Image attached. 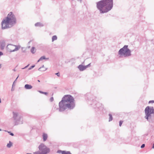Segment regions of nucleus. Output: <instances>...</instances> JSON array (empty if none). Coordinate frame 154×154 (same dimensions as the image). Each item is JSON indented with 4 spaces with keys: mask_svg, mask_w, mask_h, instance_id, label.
<instances>
[{
    "mask_svg": "<svg viewBox=\"0 0 154 154\" xmlns=\"http://www.w3.org/2000/svg\"><path fill=\"white\" fill-rule=\"evenodd\" d=\"M47 69V68H45L44 67V66L43 65L42 67L39 68L38 69V70L40 71H44L46 70Z\"/></svg>",
    "mask_w": 154,
    "mask_h": 154,
    "instance_id": "nucleus-13",
    "label": "nucleus"
},
{
    "mask_svg": "<svg viewBox=\"0 0 154 154\" xmlns=\"http://www.w3.org/2000/svg\"><path fill=\"white\" fill-rule=\"evenodd\" d=\"M1 65L0 64V68H1Z\"/></svg>",
    "mask_w": 154,
    "mask_h": 154,
    "instance_id": "nucleus-39",
    "label": "nucleus"
},
{
    "mask_svg": "<svg viewBox=\"0 0 154 154\" xmlns=\"http://www.w3.org/2000/svg\"><path fill=\"white\" fill-rule=\"evenodd\" d=\"M34 154H42V153L39 151H36L34 153Z\"/></svg>",
    "mask_w": 154,
    "mask_h": 154,
    "instance_id": "nucleus-22",
    "label": "nucleus"
},
{
    "mask_svg": "<svg viewBox=\"0 0 154 154\" xmlns=\"http://www.w3.org/2000/svg\"><path fill=\"white\" fill-rule=\"evenodd\" d=\"M13 88H12V89H11V91H13Z\"/></svg>",
    "mask_w": 154,
    "mask_h": 154,
    "instance_id": "nucleus-38",
    "label": "nucleus"
},
{
    "mask_svg": "<svg viewBox=\"0 0 154 154\" xmlns=\"http://www.w3.org/2000/svg\"><path fill=\"white\" fill-rule=\"evenodd\" d=\"M109 122H110L112 121V115L110 114H109Z\"/></svg>",
    "mask_w": 154,
    "mask_h": 154,
    "instance_id": "nucleus-20",
    "label": "nucleus"
},
{
    "mask_svg": "<svg viewBox=\"0 0 154 154\" xmlns=\"http://www.w3.org/2000/svg\"><path fill=\"white\" fill-rule=\"evenodd\" d=\"M20 47L21 46L19 45H16L10 44L7 46L6 49L8 51L11 52L18 50Z\"/></svg>",
    "mask_w": 154,
    "mask_h": 154,
    "instance_id": "nucleus-7",
    "label": "nucleus"
},
{
    "mask_svg": "<svg viewBox=\"0 0 154 154\" xmlns=\"http://www.w3.org/2000/svg\"><path fill=\"white\" fill-rule=\"evenodd\" d=\"M36 51L35 50V48L32 47L31 50V52L32 53L34 54L35 53Z\"/></svg>",
    "mask_w": 154,
    "mask_h": 154,
    "instance_id": "nucleus-17",
    "label": "nucleus"
},
{
    "mask_svg": "<svg viewBox=\"0 0 154 154\" xmlns=\"http://www.w3.org/2000/svg\"><path fill=\"white\" fill-rule=\"evenodd\" d=\"M2 130L1 129H0V131H1Z\"/></svg>",
    "mask_w": 154,
    "mask_h": 154,
    "instance_id": "nucleus-42",
    "label": "nucleus"
},
{
    "mask_svg": "<svg viewBox=\"0 0 154 154\" xmlns=\"http://www.w3.org/2000/svg\"><path fill=\"white\" fill-rule=\"evenodd\" d=\"M48 58H46L45 56H42V57H41L39 58V59L38 61V62H39L40 61H41V60H44V59H47V60H48Z\"/></svg>",
    "mask_w": 154,
    "mask_h": 154,
    "instance_id": "nucleus-16",
    "label": "nucleus"
},
{
    "mask_svg": "<svg viewBox=\"0 0 154 154\" xmlns=\"http://www.w3.org/2000/svg\"><path fill=\"white\" fill-rule=\"evenodd\" d=\"M1 103V99H0V103Z\"/></svg>",
    "mask_w": 154,
    "mask_h": 154,
    "instance_id": "nucleus-40",
    "label": "nucleus"
},
{
    "mask_svg": "<svg viewBox=\"0 0 154 154\" xmlns=\"http://www.w3.org/2000/svg\"><path fill=\"white\" fill-rule=\"evenodd\" d=\"M35 26H43V25L42 24V23H39V22H38L35 24Z\"/></svg>",
    "mask_w": 154,
    "mask_h": 154,
    "instance_id": "nucleus-15",
    "label": "nucleus"
},
{
    "mask_svg": "<svg viewBox=\"0 0 154 154\" xmlns=\"http://www.w3.org/2000/svg\"><path fill=\"white\" fill-rule=\"evenodd\" d=\"M145 145L144 144H143L141 146V148H143L145 147Z\"/></svg>",
    "mask_w": 154,
    "mask_h": 154,
    "instance_id": "nucleus-29",
    "label": "nucleus"
},
{
    "mask_svg": "<svg viewBox=\"0 0 154 154\" xmlns=\"http://www.w3.org/2000/svg\"><path fill=\"white\" fill-rule=\"evenodd\" d=\"M42 136H43V141H45L47 139V138H48L47 134H46L44 133L43 134Z\"/></svg>",
    "mask_w": 154,
    "mask_h": 154,
    "instance_id": "nucleus-12",
    "label": "nucleus"
},
{
    "mask_svg": "<svg viewBox=\"0 0 154 154\" xmlns=\"http://www.w3.org/2000/svg\"><path fill=\"white\" fill-rule=\"evenodd\" d=\"M8 133L11 136H13L14 135V134L13 133H11L10 131H8Z\"/></svg>",
    "mask_w": 154,
    "mask_h": 154,
    "instance_id": "nucleus-25",
    "label": "nucleus"
},
{
    "mask_svg": "<svg viewBox=\"0 0 154 154\" xmlns=\"http://www.w3.org/2000/svg\"><path fill=\"white\" fill-rule=\"evenodd\" d=\"M78 68L81 71H82L85 70L84 68V66H83L82 65H80L78 66Z\"/></svg>",
    "mask_w": 154,
    "mask_h": 154,
    "instance_id": "nucleus-14",
    "label": "nucleus"
},
{
    "mask_svg": "<svg viewBox=\"0 0 154 154\" xmlns=\"http://www.w3.org/2000/svg\"><path fill=\"white\" fill-rule=\"evenodd\" d=\"M32 86L31 85L26 84L24 86V88L26 89H30L32 88Z\"/></svg>",
    "mask_w": 154,
    "mask_h": 154,
    "instance_id": "nucleus-11",
    "label": "nucleus"
},
{
    "mask_svg": "<svg viewBox=\"0 0 154 154\" xmlns=\"http://www.w3.org/2000/svg\"><path fill=\"white\" fill-rule=\"evenodd\" d=\"M18 77L14 81V83L15 82H16V81L17 79L18 78Z\"/></svg>",
    "mask_w": 154,
    "mask_h": 154,
    "instance_id": "nucleus-33",
    "label": "nucleus"
},
{
    "mask_svg": "<svg viewBox=\"0 0 154 154\" xmlns=\"http://www.w3.org/2000/svg\"><path fill=\"white\" fill-rule=\"evenodd\" d=\"M54 100V98L53 97H51L50 99V101L51 102H52Z\"/></svg>",
    "mask_w": 154,
    "mask_h": 154,
    "instance_id": "nucleus-28",
    "label": "nucleus"
},
{
    "mask_svg": "<svg viewBox=\"0 0 154 154\" xmlns=\"http://www.w3.org/2000/svg\"><path fill=\"white\" fill-rule=\"evenodd\" d=\"M38 82H40V81L39 80H38Z\"/></svg>",
    "mask_w": 154,
    "mask_h": 154,
    "instance_id": "nucleus-41",
    "label": "nucleus"
},
{
    "mask_svg": "<svg viewBox=\"0 0 154 154\" xmlns=\"http://www.w3.org/2000/svg\"><path fill=\"white\" fill-rule=\"evenodd\" d=\"M145 118L149 123L154 122V109L152 106H147L145 109Z\"/></svg>",
    "mask_w": 154,
    "mask_h": 154,
    "instance_id": "nucleus-4",
    "label": "nucleus"
},
{
    "mask_svg": "<svg viewBox=\"0 0 154 154\" xmlns=\"http://www.w3.org/2000/svg\"><path fill=\"white\" fill-rule=\"evenodd\" d=\"M12 146V143L11 141H9V143L7 145V146L8 148H10Z\"/></svg>",
    "mask_w": 154,
    "mask_h": 154,
    "instance_id": "nucleus-19",
    "label": "nucleus"
},
{
    "mask_svg": "<svg viewBox=\"0 0 154 154\" xmlns=\"http://www.w3.org/2000/svg\"><path fill=\"white\" fill-rule=\"evenodd\" d=\"M14 71H16V70L15 69H14L13 70Z\"/></svg>",
    "mask_w": 154,
    "mask_h": 154,
    "instance_id": "nucleus-36",
    "label": "nucleus"
},
{
    "mask_svg": "<svg viewBox=\"0 0 154 154\" xmlns=\"http://www.w3.org/2000/svg\"><path fill=\"white\" fill-rule=\"evenodd\" d=\"M42 69H44V68Z\"/></svg>",
    "mask_w": 154,
    "mask_h": 154,
    "instance_id": "nucleus-43",
    "label": "nucleus"
},
{
    "mask_svg": "<svg viewBox=\"0 0 154 154\" xmlns=\"http://www.w3.org/2000/svg\"><path fill=\"white\" fill-rule=\"evenodd\" d=\"M14 83H13V85H12V86H14Z\"/></svg>",
    "mask_w": 154,
    "mask_h": 154,
    "instance_id": "nucleus-37",
    "label": "nucleus"
},
{
    "mask_svg": "<svg viewBox=\"0 0 154 154\" xmlns=\"http://www.w3.org/2000/svg\"><path fill=\"white\" fill-rule=\"evenodd\" d=\"M5 131H6V132L7 131H6V130H5Z\"/></svg>",
    "mask_w": 154,
    "mask_h": 154,
    "instance_id": "nucleus-44",
    "label": "nucleus"
},
{
    "mask_svg": "<svg viewBox=\"0 0 154 154\" xmlns=\"http://www.w3.org/2000/svg\"><path fill=\"white\" fill-rule=\"evenodd\" d=\"M90 64H91V63H89V64L88 65H87V66H88H88H90Z\"/></svg>",
    "mask_w": 154,
    "mask_h": 154,
    "instance_id": "nucleus-35",
    "label": "nucleus"
},
{
    "mask_svg": "<svg viewBox=\"0 0 154 154\" xmlns=\"http://www.w3.org/2000/svg\"><path fill=\"white\" fill-rule=\"evenodd\" d=\"M13 118L14 120L15 125L23 123L22 117L20 114L17 112H13Z\"/></svg>",
    "mask_w": 154,
    "mask_h": 154,
    "instance_id": "nucleus-6",
    "label": "nucleus"
},
{
    "mask_svg": "<svg viewBox=\"0 0 154 154\" xmlns=\"http://www.w3.org/2000/svg\"><path fill=\"white\" fill-rule=\"evenodd\" d=\"M59 105L60 112L63 111L67 108L72 109L75 106L74 99L71 95H66L59 102Z\"/></svg>",
    "mask_w": 154,
    "mask_h": 154,
    "instance_id": "nucleus-1",
    "label": "nucleus"
},
{
    "mask_svg": "<svg viewBox=\"0 0 154 154\" xmlns=\"http://www.w3.org/2000/svg\"><path fill=\"white\" fill-rule=\"evenodd\" d=\"M38 148L42 154H46L50 152V149L46 146L44 144H41L39 146Z\"/></svg>",
    "mask_w": 154,
    "mask_h": 154,
    "instance_id": "nucleus-8",
    "label": "nucleus"
},
{
    "mask_svg": "<svg viewBox=\"0 0 154 154\" xmlns=\"http://www.w3.org/2000/svg\"><path fill=\"white\" fill-rule=\"evenodd\" d=\"M113 4V0H102L97 3V7L100 13H104L111 10Z\"/></svg>",
    "mask_w": 154,
    "mask_h": 154,
    "instance_id": "nucleus-2",
    "label": "nucleus"
},
{
    "mask_svg": "<svg viewBox=\"0 0 154 154\" xmlns=\"http://www.w3.org/2000/svg\"><path fill=\"white\" fill-rule=\"evenodd\" d=\"M128 47V45H125L119 50L118 54L120 57H128L131 55V51Z\"/></svg>",
    "mask_w": 154,
    "mask_h": 154,
    "instance_id": "nucleus-5",
    "label": "nucleus"
},
{
    "mask_svg": "<svg viewBox=\"0 0 154 154\" xmlns=\"http://www.w3.org/2000/svg\"><path fill=\"white\" fill-rule=\"evenodd\" d=\"M87 67H88V66L87 65L86 66H84V69L85 70L86 69Z\"/></svg>",
    "mask_w": 154,
    "mask_h": 154,
    "instance_id": "nucleus-31",
    "label": "nucleus"
},
{
    "mask_svg": "<svg viewBox=\"0 0 154 154\" xmlns=\"http://www.w3.org/2000/svg\"><path fill=\"white\" fill-rule=\"evenodd\" d=\"M16 23V19L12 12H10L7 17L2 22V28L3 29L10 28Z\"/></svg>",
    "mask_w": 154,
    "mask_h": 154,
    "instance_id": "nucleus-3",
    "label": "nucleus"
},
{
    "mask_svg": "<svg viewBox=\"0 0 154 154\" xmlns=\"http://www.w3.org/2000/svg\"><path fill=\"white\" fill-rule=\"evenodd\" d=\"M3 55V53L1 51H0V56Z\"/></svg>",
    "mask_w": 154,
    "mask_h": 154,
    "instance_id": "nucleus-32",
    "label": "nucleus"
},
{
    "mask_svg": "<svg viewBox=\"0 0 154 154\" xmlns=\"http://www.w3.org/2000/svg\"><path fill=\"white\" fill-rule=\"evenodd\" d=\"M93 103L92 104V105H94V104L95 103V106H94V107L95 108H97L98 109H102L103 108V106L102 104L99 103V102H97L96 103V101L95 100L93 101Z\"/></svg>",
    "mask_w": 154,
    "mask_h": 154,
    "instance_id": "nucleus-9",
    "label": "nucleus"
},
{
    "mask_svg": "<svg viewBox=\"0 0 154 154\" xmlns=\"http://www.w3.org/2000/svg\"><path fill=\"white\" fill-rule=\"evenodd\" d=\"M152 148H153V149H154V143L153 144V145H152Z\"/></svg>",
    "mask_w": 154,
    "mask_h": 154,
    "instance_id": "nucleus-34",
    "label": "nucleus"
},
{
    "mask_svg": "<svg viewBox=\"0 0 154 154\" xmlns=\"http://www.w3.org/2000/svg\"><path fill=\"white\" fill-rule=\"evenodd\" d=\"M35 65H33V66H31L29 68H28V70L31 69L35 67Z\"/></svg>",
    "mask_w": 154,
    "mask_h": 154,
    "instance_id": "nucleus-23",
    "label": "nucleus"
},
{
    "mask_svg": "<svg viewBox=\"0 0 154 154\" xmlns=\"http://www.w3.org/2000/svg\"><path fill=\"white\" fill-rule=\"evenodd\" d=\"M55 75H57L58 77H59L60 76V74L59 72L56 73Z\"/></svg>",
    "mask_w": 154,
    "mask_h": 154,
    "instance_id": "nucleus-27",
    "label": "nucleus"
},
{
    "mask_svg": "<svg viewBox=\"0 0 154 154\" xmlns=\"http://www.w3.org/2000/svg\"><path fill=\"white\" fill-rule=\"evenodd\" d=\"M5 45V40L2 41L0 44V48L2 50H3Z\"/></svg>",
    "mask_w": 154,
    "mask_h": 154,
    "instance_id": "nucleus-10",
    "label": "nucleus"
},
{
    "mask_svg": "<svg viewBox=\"0 0 154 154\" xmlns=\"http://www.w3.org/2000/svg\"><path fill=\"white\" fill-rule=\"evenodd\" d=\"M123 121H119V125L120 126H121L122 123H123Z\"/></svg>",
    "mask_w": 154,
    "mask_h": 154,
    "instance_id": "nucleus-24",
    "label": "nucleus"
},
{
    "mask_svg": "<svg viewBox=\"0 0 154 154\" xmlns=\"http://www.w3.org/2000/svg\"><path fill=\"white\" fill-rule=\"evenodd\" d=\"M38 91L41 93L44 94L45 95H47L48 94V93L47 92H43V91Z\"/></svg>",
    "mask_w": 154,
    "mask_h": 154,
    "instance_id": "nucleus-21",
    "label": "nucleus"
},
{
    "mask_svg": "<svg viewBox=\"0 0 154 154\" xmlns=\"http://www.w3.org/2000/svg\"><path fill=\"white\" fill-rule=\"evenodd\" d=\"M57 39V37L56 35H54L52 37V42L54 41V40H56Z\"/></svg>",
    "mask_w": 154,
    "mask_h": 154,
    "instance_id": "nucleus-18",
    "label": "nucleus"
},
{
    "mask_svg": "<svg viewBox=\"0 0 154 154\" xmlns=\"http://www.w3.org/2000/svg\"><path fill=\"white\" fill-rule=\"evenodd\" d=\"M149 103H154V100H150L149 101Z\"/></svg>",
    "mask_w": 154,
    "mask_h": 154,
    "instance_id": "nucleus-26",
    "label": "nucleus"
},
{
    "mask_svg": "<svg viewBox=\"0 0 154 154\" xmlns=\"http://www.w3.org/2000/svg\"><path fill=\"white\" fill-rule=\"evenodd\" d=\"M29 65V64L28 65H27L24 68H22V69H24L26 68H27L28 67Z\"/></svg>",
    "mask_w": 154,
    "mask_h": 154,
    "instance_id": "nucleus-30",
    "label": "nucleus"
}]
</instances>
